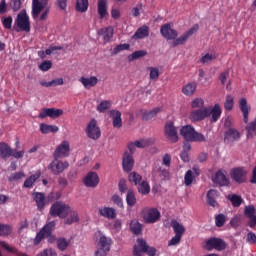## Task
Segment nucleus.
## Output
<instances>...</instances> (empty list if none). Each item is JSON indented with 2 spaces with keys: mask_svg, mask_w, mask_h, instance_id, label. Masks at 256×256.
<instances>
[{
  "mask_svg": "<svg viewBox=\"0 0 256 256\" xmlns=\"http://www.w3.org/2000/svg\"><path fill=\"white\" fill-rule=\"evenodd\" d=\"M221 106L215 104L212 108L202 107L190 112L189 119L192 123H199V121H205L207 117H210V123H217L221 118Z\"/></svg>",
  "mask_w": 256,
  "mask_h": 256,
  "instance_id": "1",
  "label": "nucleus"
},
{
  "mask_svg": "<svg viewBox=\"0 0 256 256\" xmlns=\"http://www.w3.org/2000/svg\"><path fill=\"white\" fill-rule=\"evenodd\" d=\"M180 135L184 137L185 141H191L192 143L205 142V135L195 131V128L191 125L183 126L180 129Z\"/></svg>",
  "mask_w": 256,
  "mask_h": 256,
  "instance_id": "2",
  "label": "nucleus"
},
{
  "mask_svg": "<svg viewBox=\"0 0 256 256\" xmlns=\"http://www.w3.org/2000/svg\"><path fill=\"white\" fill-rule=\"evenodd\" d=\"M69 211H71V206L69 204L57 201L52 204L50 208V215L52 217H59L60 219H67V217H69Z\"/></svg>",
  "mask_w": 256,
  "mask_h": 256,
  "instance_id": "3",
  "label": "nucleus"
},
{
  "mask_svg": "<svg viewBox=\"0 0 256 256\" xmlns=\"http://www.w3.org/2000/svg\"><path fill=\"white\" fill-rule=\"evenodd\" d=\"M25 31L26 33H29L31 31V21H29V15H27V10H22L20 13L17 14L14 29L17 33H19V30Z\"/></svg>",
  "mask_w": 256,
  "mask_h": 256,
  "instance_id": "4",
  "label": "nucleus"
},
{
  "mask_svg": "<svg viewBox=\"0 0 256 256\" xmlns=\"http://www.w3.org/2000/svg\"><path fill=\"white\" fill-rule=\"evenodd\" d=\"M143 253H147L148 256H155L157 249L155 247H149L144 239H137V245L134 246L133 255L142 256Z\"/></svg>",
  "mask_w": 256,
  "mask_h": 256,
  "instance_id": "5",
  "label": "nucleus"
},
{
  "mask_svg": "<svg viewBox=\"0 0 256 256\" xmlns=\"http://www.w3.org/2000/svg\"><path fill=\"white\" fill-rule=\"evenodd\" d=\"M142 219L147 224L157 223L161 219V212L157 208H143Z\"/></svg>",
  "mask_w": 256,
  "mask_h": 256,
  "instance_id": "6",
  "label": "nucleus"
},
{
  "mask_svg": "<svg viewBox=\"0 0 256 256\" xmlns=\"http://www.w3.org/2000/svg\"><path fill=\"white\" fill-rule=\"evenodd\" d=\"M204 249L206 251H213V249L216 251H225L227 249V243L221 238L212 237L205 241Z\"/></svg>",
  "mask_w": 256,
  "mask_h": 256,
  "instance_id": "7",
  "label": "nucleus"
},
{
  "mask_svg": "<svg viewBox=\"0 0 256 256\" xmlns=\"http://www.w3.org/2000/svg\"><path fill=\"white\" fill-rule=\"evenodd\" d=\"M69 168V162L61 161L59 158H54V160L48 165L49 171H51L52 175H61L65 171V169Z\"/></svg>",
  "mask_w": 256,
  "mask_h": 256,
  "instance_id": "8",
  "label": "nucleus"
},
{
  "mask_svg": "<svg viewBox=\"0 0 256 256\" xmlns=\"http://www.w3.org/2000/svg\"><path fill=\"white\" fill-rule=\"evenodd\" d=\"M86 135L89 139H93V141H97V139L101 138V128L97 126V120L91 119L86 127Z\"/></svg>",
  "mask_w": 256,
  "mask_h": 256,
  "instance_id": "9",
  "label": "nucleus"
},
{
  "mask_svg": "<svg viewBox=\"0 0 256 256\" xmlns=\"http://www.w3.org/2000/svg\"><path fill=\"white\" fill-rule=\"evenodd\" d=\"M199 31V25L196 24L192 28H190L188 31L184 32L180 37L175 38L172 42V47H179V45H185L187 41L189 40V37H192V35H195Z\"/></svg>",
  "mask_w": 256,
  "mask_h": 256,
  "instance_id": "10",
  "label": "nucleus"
},
{
  "mask_svg": "<svg viewBox=\"0 0 256 256\" xmlns=\"http://www.w3.org/2000/svg\"><path fill=\"white\" fill-rule=\"evenodd\" d=\"M164 135L168 141L177 143L179 141V134L177 133V127L172 121H167L164 127Z\"/></svg>",
  "mask_w": 256,
  "mask_h": 256,
  "instance_id": "11",
  "label": "nucleus"
},
{
  "mask_svg": "<svg viewBox=\"0 0 256 256\" xmlns=\"http://www.w3.org/2000/svg\"><path fill=\"white\" fill-rule=\"evenodd\" d=\"M230 177L235 181V183H247V170L242 167L234 168L230 172Z\"/></svg>",
  "mask_w": 256,
  "mask_h": 256,
  "instance_id": "12",
  "label": "nucleus"
},
{
  "mask_svg": "<svg viewBox=\"0 0 256 256\" xmlns=\"http://www.w3.org/2000/svg\"><path fill=\"white\" fill-rule=\"evenodd\" d=\"M71 151V146L69 145V141H63L60 145L57 146L54 151L53 157L54 159H64L65 157H69V152Z\"/></svg>",
  "mask_w": 256,
  "mask_h": 256,
  "instance_id": "13",
  "label": "nucleus"
},
{
  "mask_svg": "<svg viewBox=\"0 0 256 256\" xmlns=\"http://www.w3.org/2000/svg\"><path fill=\"white\" fill-rule=\"evenodd\" d=\"M53 229H55V221H51L46 224L36 235L35 242L41 243L45 237H51V233H53Z\"/></svg>",
  "mask_w": 256,
  "mask_h": 256,
  "instance_id": "14",
  "label": "nucleus"
},
{
  "mask_svg": "<svg viewBox=\"0 0 256 256\" xmlns=\"http://www.w3.org/2000/svg\"><path fill=\"white\" fill-rule=\"evenodd\" d=\"M241 139V132L235 128H229L224 133V143L226 145H233V143L239 141Z\"/></svg>",
  "mask_w": 256,
  "mask_h": 256,
  "instance_id": "15",
  "label": "nucleus"
},
{
  "mask_svg": "<svg viewBox=\"0 0 256 256\" xmlns=\"http://www.w3.org/2000/svg\"><path fill=\"white\" fill-rule=\"evenodd\" d=\"M160 33L164 39H167L168 41H174V39H177L179 37V32L177 30L171 28V24H164L160 28Z\"/></svg>",
  "mask_w": 256,
  "mask_h": 256,
  "instance_id": "16",
  "label": "nucleus"
},
{
  "mask_svg": "<svg viewBox=\"0 0 256 256\" xmlns=\"http://www.w3.org/2000/svg\"><path fill=\"white\" fill-rule=\"evenodd\" d=\"M63 115V110L57 108H44L41 109L38 118L45 119L46 117H50L51 119H58Z\"/></svg>",
  "mask_w": 256,
  "mask_h": 256,
  "instance_id": "17",
  "label": "nucleus"
},
{
  "mask_svg": "<svg viewBox=\"0 0 256 256\" xmlns=\"http://www.w3.org/2000/svg\"><path fill=\"white\" fill-rule=\"evenodd\" d=\"M49 5V0H32V17L37 19L41 15V11Z\"/></svg>",
  "mask_w": 256,
  "mask_h": 256,
  "instance_id": "18",
  "label": "nucleus"
},
{
  "mask_svg": "<svg viewBox=\"0 0 256 256\" xmlns=\"http://www.w3.org/2000/svg\"><path fill=\"white\" fill-rule=\"evenodd\" d=\"M212 181L214 185H218L219 187H228L229 185V179L223 170H218L212 177Z\"/></svg>",
  "mask_w": 256,
  "mask_h": 256,
  "instance_id": "19",
  "label": "nucleus"
},
{
  "mask_svg": "<svg viewBox=\"0 0 256 256\" xmlns=\"http://www.w3.org/2000/svg\"><path fill=\"white\" fill-rule=\"evenodd\" d=\"M83 183L85 187L95 189L99 185V174L97 172H89L84 178Z\"/></svg>",
  "mask_w": 256,
  "mask_h": 256,
  "instance_id": "20",
  "label": "nucleus"
},
{
  "mask_svg": "<svg viewBox=\"0 0 256 256\" xmlns=\"http://www.w3.org/2000/svg\"><path fill=\"white\" fill-rule=\"evenodd\" d=\"M134 166L135 160L133 159V155L129 154V152H125L122 158L123 171H125V173H131Z\"/></svg>",
  "mask_w": 256,
  "mask_h": 256,
  "instance_id": "21",
  "label": "nucleus"
},
{
  "mask_svg": "<svg viewBox=\"0 0 256 256\" xmlns=\"http://www.w3.org/2000/svg\"><path fill=\"white\" fill-rule=\"evenodd\" d=\"M109 117H111L112 125L115 129H121L123 127V119L121 118V111L119 110H109Z\"/></svg>",
  "mask_w": 256,
  "mask_h": 256,
  "instance_id": "22",
  "label": "nucleus"
},
{
  "mask_svg": "<svg viewBox=\"0 0 256 256\" xmlns=\"http://www.w3.org/2000/svg\"><path fill=\"white\" fill-rule=\"evenodd\" d=\"M200 172L196 167L192 168V170H188L184 175V185L186 187H191L193 185V181H195L196 177H199Z\"/></svg>",
  "mask_w": 256,
  "mask_h": 256,
  "instance_id": "23",
  "label": "nucleus"
},
{
  "mask_svg": "<svg viewBox=\"0 0 256 256\" xmlns=\"http://www.w3.org/2000/svg\"><path fill=\"white\" fill-rule=\"evenodd\" d=\"M98 35L102 37L105 44L111 43V39H113V35H115V30L112 26H108L100 29Z\"/></svg>",
  "mask_w": 256,
  "mask_h": 256,
  "instance_id": "24",
  "label": "nucleus"
},
{
  "mask_svg": "<svg viewBox=\"0 0 256 256\" xmlns=\"http://www.w3.org/2000/svg\"><path fill=\"white\" fill-rule=\"evenodd\" d=\"M113 245V239L105 236V235H101L98 239V246L100 247V249H102L103 251H111V246Z\"/></svg>",
  "mask_w": 256,
  "mask_h": 256,
  "instance_id": "25",
  "label": "nucleus"
},
{
  "mask_svg": "<svg viewBox=\"0 0 256 256\" xmlns=\"http://www.w3.org/2000/svg\"><path fill=\"white\" fill-rule=\"evenodd\" d=\"M99 215L105 219H115V217H117V212L115 211V208L105 206L99 208Z\"/></svg>",
  "mask_w": 256,
  "mask_h": 256,
  "instance_id": "26",
  "label": "nucleus"
},
{
  "mask_svg": "<svg viewBox=\"0 0 256 256\" xmlns=\"http://www.w3.org/2000/svg\"><path fill=\"white\" fill-rule=\"evenodd\" d=\"M13 155V149L9 144L5 142H0V157L1 159H9V157H12Z\"/></svg>",
  "mask_w": 256,
  "mask_h": 256,
  "instance_id": "27",
  "label": "nucleus"
},
{
  "mask_svg": "<svg viewBox=\"0 0 256 256\" xmlns=\"http://www.w3.org/2000/svg\"><path fill=\"white\" fill-rule=\"evenodd\" d=\"M80 83H82L83 87H85V89H91V87H95V85H97V83H99V79H97L96 76H91L90 78H85L84 76H82L79 79Z\"/></svg>",
  "mask_w": 256,
  "mask_h": 256,
  "instance_id": "28",
  "label": "nucleus"
},
{
  "mask_svg": "<svg viewBox=\"0 0 256 256\" xmlns=\"http://www.w3.org/2000/svg\"><path fill=\"white\" fill-rule=\"evenodd\" d=\"M207 203L210 207H217L219 203H217V197H219V191L217 190H209L207 193Z\"/></svg>",
  "mask_w": 256,
  "mask_h": 256,
  "instance_id": "29",
  "label": "nucleus"
},
{
  "mask_svg": "<svg viewBox=\"0 0 256 256\" xmlns=\"http://www.w3.org/2000/svg\"><path fill=\"white\" fill-rule=\"evenodd\" d=\"M97 11L100 19H105L109 15V11H107V0H98Z\"/></svg>",
  "mask_w": 256,
  "mask_h": 256,
  "instance_id": "30",
  "label": "nucleus"
},
{
  "mask_svg": "<svg viewBox=\"0 0 256 256\" xmlns=\"http://www.w3.org/2000/svg\"><path fill=\"white\" fill-rule=\"evenodd\" d=\"M239 107L241 112L243 113L244 123H249V106H247V99L245 98L240 99Z\"/></svg>",
  "mask_w": 256,
  "mask_h": 256,
  "instance_id": "31",
  "label": "nucleus"
},
{
  "mask_svg": "<svg viewBox=\"0 0 256 256\" xmlns=\"http://www.w3.org/2000/svg\"><path fill=\"white\" fill-rule=\"evenodd\" d=\"M69 217L65 219L64 225H73V223H79V213L70 207L68 212Z\"/></svg>",
  "mask_w": 256,
  "mask_h": 256,
  "instance_id": "32",
  "label": "nucleus"
},
{
  "mask_svg": "<svg viewBox=\"0 0 256 256\" xmlns=\"http://www.w3.org/2000/svg\"><path fill=\"white\" fill-rule=\"evenodd\" d=\"M33 197L38 207V210L43 211V209H45V194L41 192H35L33 193Z\"/></svg>",
  "mask_w": 256,
  "mask_h": 256,
  "instance_id": "33",
  "label": "nucleus"
},
{
  "mask_svg": "<svg viewBox=\"0 0 256 256\" xmlns=\"http://www.w3.org/2000/svg\"><path fill=\"white\" fill-rule=\"evenodd\" d=\"M175 235H179L180 237H183L185 235V226L183 224L179 223L177 220L173 219L170 223Z\"/></svg>",
  "mask_w": 256,
  "mask_h": 256,
  "instance_id": "34",
  "label": "nucleus"
},
{
  "mask_svg": "<svg viewBox=\"0 0 256 256\" xmlns=\"http://www.w3.org/2000/svg\"><path fill=\"white\" fill-rule=\"evenodd\" d=\"M196 91H197V83L195 82H190L184 85L182 88V93L187 97H191V95H195Z\"/></svg>",
  "mask_w": 256,
  "mask_h": 256,
  "instance_id": "35",
  "label": "nucleus"
},
{
  "mask_svg": "<svg viewBox=\"0 0 256 256\" xmlns=\"http://www.w3.org/2000/svg\"><path fill=\"white\" fill-rule=\"evenodd\" d=\"M149 35V26L144 25L137 29V31L132 36L133 39H145Z\"/></svg>",
  "mask_w": 256,
  "mask_h": 256,
  "instance_id": "36",
  "label": "nucleus"
},
{
  "mask_svg": "<svg viewBox=\"0 0 256 256\" xmlns=\"http://www.w3.org/2000/svg\"><path fill=\"white\" fill-rule=\"evenodd\" d=\"M40 131L43 133V135H47L49 133H57L59 131V126L42 123L40 124Z\"/></svg>",
  "mask_w": 256,
  "mask_h": 256,
  "instance_id": "37",
  "label": "nucleus"
},
{
  "mask_svg": "<svg viewBox=\"0 0 256 256\" xmlns=\"http://www.w3.org/2000/svg\"><path fill=\"white\" fill-rule=\"evenodd\" d=\"M41 177V171L38 170L35 174L31 175L24 181V187L26 189H31L33 185L35 184V181Z\"/></svg>",
  "mask_w": 256,
  "mask_h": 256,
  "instance_id": "38",
  "label": "nucleus"
},
{
  "mask_svg": "<svg viewBox=\"0 0 256 256\" xmlns=\"http://www.w3.org/2000/svg\"><path fill=\"white\" fill-rule=\"evenodd\" d=\"M161 113V107H156L149 112H145L142 116L143 121H151L153 117H157Z\"/></svg>",
  "mask_w": 256,
  "mask_h": 256,
  "instance_id": "39",
  "label": "nucleus"
},
{
  "mask_svg": "<svg viewBox=\"0 0 256 256\" xmlns=\"http://www.w3.org/2000/svg\"><path fill=\"white\" fill-rule=\"evenodd\" d=\"M153 173H159V177L162 179V181L169 179L170 175L168 170L161 168L159 164L154 165Z\"/></svg>",
  "mask_w": 256,
  "mask_h": 256,
  "instance_id": "40",
  "label": "nucleus"
},
{
  "mask_svg": "<svg viewBox=\"0 0 256 256\" xmlns=\"http://www.w3.org/2000/svg\"><path fill=\"white\" fill-rule=\"evenodd\" d=\"M130 230L134 235H141L143 232V226L137 220H132L130 223Z\"/></svg>",
  "mask_w": 256,
  "mask_h": 256,
  "instance_id": "41",
  "label": "nucleus"
},
{
  "mask_svg": "<svg viewBox=\"0 0 256 256\" xmlns=\"http://www.w3.org/2000/svg\"><path fill=\"white\" fill-rule=\"evenodd\" d=\"M87 9H89V0H76V11L86 13Z\"/></svg>",
  "mask_w": 256,
  "mask_h": 256,
  "instance_id": "42",
  "label": "nucleus"
},
{
  "mask_svg": "<svg viewBox=\"0 0 256 256\" xmlns=\"http://www.w3.org/2000/svg\"><path fill=\"white\" fill-rule=\"evenodd\" d=\"M138 192L141 195H149V193H151V186H149V182L142 181L141 184L138 185Z\"/></svg>",
  "mask_w": 256,
  "mask_h": 256,
  "instance_id": "43",
  "label": "nucleus"
},
{
  "mask_svg": "<svg viewBox=\"0 0 256 256\" xmlns=\"http://www.w3.org/2000/svg\"><path fill=\"white\" fill-rule=\"evenodd\" d=\"M126 203L128 207H135V204L137 203V198L135 197V192H133V190H128L126 195Z\"/></svg>",
  "mask_w": 256,
  "mask_h": 256,
  "instance_id": "44",
  "label": "nucleus"
},
{
  "mask_svg": "<svg viewBox=\"0 0 256 256\" xmlns=\"http://www.w3.org/2000/svg\"><path fill=\"white\" fill-rule=\"evenodd\" d=\"M153 143H155L153 139H142L135 141V145L138 147V149H145V147H149L153 145Z\"/></svg>",
  "mask_w": 256,
  "mask_h": 256,
  "instance_id": "45",
  "label": "nucleus"
},
{
  "mask_svg": "<svg viewBox=\"0 0 256 256\" xmlns=\"http://www.w3.org/2000/svg\"><path fill=\"white\" fill-rule=\"evenodd\" d=\"M129 49H131V45L127 43L116 45L112 50L111 55H119L121 51H129Z\"/></svg>",
  "mask_w": 256,
  "mask_h": 256,
  "instance_id": "46",
  "label": "nucleus"
},
{
  "mask_svg": "<svg viewBox=\"0 0 256 256\" xmlns=\"http://www.w3.org/2000/svg\"><path fill=\"white\" fill-rule=\"evenodd\" d=\"M13 231V228L7 224L0 223V237H9Z\"/></svg>",
  "mask_w": 256,
  "mask_h": 256,
  "instance_id": "47",
  "label": "nucleus"
},
{
  "mask_svg": "<svg viewBox=\"0 0 256 256\" xmlns=\"http://www.w3.org/2000/svg\"><path fill=\"white\" fill-rule=\"evenodd\" d=\"M128 179H129L130 183H134V185H139V183H141L143 177L137 172H132L129 174Z\"/></svg>",
  "mask_w": 256,
  "mask_h": 256,
  "instance_id": "48",
  "label": "nucleus"
},
{
  "mask_svg": "<svg viewBox=\"0 0 256 256\" xmlns=\"http://www.w3.org/2000/svg\"><path fill=\"white\" fill-rule=\"evenodd\" d=\"M147 55V51L145 50H137L133 52L130 56H128L129 61H135L137 59H141V57H145Z\"/></svg>",
  "mask_w": 256,
  "mask_h": 256,
  "instance_id": "49",
  "label": "nucleus"
},
{
  "mask_svg": "<svg viewBox=\"0 0 256 256\" xmlns=\"http://www.w3.org/2000/svg\"><path fill=\"white\" fill-rule=\"evenodd\" d=\"M96 109L99 113H105V111H107V109H111V101L104 100V101L100 102V104L97 106Z\"/></svg>",
  "mask_w": 256,
  "mask_h": 256,
  "instance_id": "50",
  "label": "nucleus"
},
{
  "mask_svg": "<svg viewBox=\"0 0 256 256\" xmlns=\"http://www.w3.org/2000/svg\"><path fill=\"white\" fill-rule=\"evenodd\" d=\"M192 109H203L205 107V100L203 98H195L191 102Z\"/></svg>",
  "mask_w": 256,
  "mask_h": 256,
  "instance_id": "51",
  "label": "nucleus"
},
{
  "mask_svg": "<svg viewBox=\"0 0 256 256\" xmlns=\"http://www.w3.org/2000/svg\"><path fill=\"white\" fill-rule=\"evenodd\" d=\"M148 70L150 71L149 77L151 81H157L159 79V68L157 67H149Z\"/></svg>",
  "mask_w": 256,
  "mask_h": 256,
  "instance_id": "52",
  "label": "nucleus"
},
{
  "mask_svg": "<svg viewBox=\"0 0 256 256\" xmlns=\"http://www.w3.org/2000/svg\"><path fill=\"white\" fill-rule=\"evenodd\" d=\"M255 213H256V209H255V206H253V205H248L244 208V215L248 219L251 217H254Z\"/></svg>",
  "mask_w": 256,
  "mask_h": 256,
  "instance_id": "53",
  "label": "nucleus"
},
{
  "mask_svg": "<svg viewBox=\"0 0 256 256\" xmlns=\"http://www.w3.org/2000/svg\"><path fill=\"white\" fill-rule=\"evenodd\" d=\"M230 201H231L233 207H241V203H243V198H241V196H239V195L233 194L230 197Z\"/></svg>",
  "mask_w": 256,
  "mask_h": 256,
  "instance_id": "54",
  "label": "nucleus"
},
{
  "mask_svg": "<svg viewBox=\"0 0 256 256\" xmlns=\"http://www.w3.org/2000/svg\"><path fill=\"white\" fill-rule=\"evenodd\" d=\"M225 222H226L225 214H218L215 217V225H216V227H223V225H225Z\"/></svg>",
  "mask_w": 256,
  "mask_h": 256,
  "instance_id": "55",
  "label": "nucleus"
},
{
  "mask_svg": "<svg viewBox=\"0 0 256 256\" xmlns=\"http://www.w3.org/2000/svg\"><path fill=\"white\" fill-rule=\"evenodd\" d=\"M57 247L60 251H65L69 247V242L65 238H59L57 240Z\"/></svg>",
  "mask_w": 256,
  "mask_h": 256,
  "instance_id": "56",
  "label": "nucleus"
},
{
  "mask_svg": "<svg viewBox=\"0 0 256 256\" xmlns=\"http://www.w3.org/2000/svg\"><path fill=\"white\" fill-rule=\"evenodd\" d=\"M233 105H235L233 97L231 95H228L224 103L226 111H231L233 109Z\"/></svg>",
  "mask_w": 256,
  "mask_h": 256,
  "instance_id": "57",
  "label": "nucleus"
},
{
  "mask_svg": "<svg viewBox=\"0 0 256 256\" xmlns=\"http://www.w3.org/2000/svg\"><path fill=\"white\" fill-rule=\"evenodd\" d=\"M2 25L4 29H11L13 27V17L8 16L2 19Z\"/></svg>",
  "mask_w": 256,
  "mask_h": 256,
  "instance_id": "58",
  "label": "nucleus"
},
{
  "mask_svg": "<svg viewBox=\"0 0 256 256\" xmlns=\"http://www.w3.org/2000/svg\"><path fill=\"white\" fill-rule=\"evenodd\" d=\"M53 67V62L50 60H45L39 65L40 71H49Z\"/></svg>",
  "mask_w": 256,
  "mask_h": 256,
  "instance_id": "59",
  "label": "nucleus"
},
{
  "mask_svg": "<svg viewBox=\"0 0 256 256\" xmlns=\"http://www.w3.org/2000/svg\"><path fill=\"white\" fill-rule=\"evenodd\" d=\"M181 239H183V236L175 234V236L168 242V246L173 247L175 245H179L181 243Z\"/></svg>",
  "mask_w": 256,
  "mask_h": 256,
  "instance_id": "60",
  "label": "nucleus"
},
{
  "mask_svg": "<svg viewBox=\"0 0 256 256\" xmlns=\"http://www.w3.org/2000/svg\"><path fill=\"white\" fill-rule=\"evenodd\" d=\"M214 59H217L215 55L207 53L201 58L200 63H203L205 65L207 63H211V61H213Z\"/></svg>",
  "mask_w": 256,
  "mask_h": 256,
  "instance_id": "61",
  "label": "nucleus"
},
{
  "mask_svg": "<svg viewBox=\"0 0 256 256\" xmlns=\"http://www.w3.org/2000/svg\"><path fill=\"white\" fill-rule=\"evenodd\" d=\"M23 177H25L24 172H15L10 175L9 181H19V179H23Z\"/></svg>",
  "mask_w": 256,
  "mask_h": 256,
  "instance_id": "62",
  "label": "nucleus"
},
{
  "mask_svg": "<svg viewBox=\"0 0 256 256\" xmlns=\"http://www.w3.org/2000/svg\"><path fill=\"white\" fill-rule=\"evenodd\" d=\"M112 203H114V205H117V207L123 208V198H121L117 194L112 196Z\"/></svg>",
  "mask_w": 256,
  "mask_h": 256,
  "instance_id": "63",
  "label": "nucleus"
},
{
  "mask_svg": "<svg viewBox=\"0 0 256 256\" xmlns=\"http://www.w3.org/2000/svg\"><path fill=\"white\" fill-rule=\"evenodd\" d=\"M11 9L14 11V13H17L19 9H21V0H11Z\"/></svg>",
  "mask_w": 256,
  "mask_h": 256,
  "instance_id": "64",
  "label": "nucleus"
}]
</instances>
